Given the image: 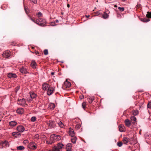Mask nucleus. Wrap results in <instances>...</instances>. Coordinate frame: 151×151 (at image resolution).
I'll list each match as a JSON object with an SVG mask.
<instances>
[{"label":"nucleus","instance_id":"1a4fd4ad","mask_svg":"<svg viewBox=\"0 0 151 151\" xmlns=\"http://www.w3.org/2000/svg\"><path fill=\"white\" fill-rule=\"evenodd\" d=\"M17 130L20 132H23L24 130V127L22 125H19L17 127Z\"/></svg>","mask_w":151,"mask_h":151},{"label":"nucleus","instance_id":"4be33fe9","mask_svg":"<svg viewBox=\"0 0 151 151\" xmlns=\"http://www.w3.org/2000/svg\"><path fill=\"white\" fill-rule=\"evenodd\" d=\"M49 107L50 109H53L55 107V106L54 103H51L49 105Z\"/></svg>","mask_w":151,"mask_h":151},{"label":"nucleus","instance_id":"37998d69","mask_svg":"<svg viewBox=\"0 0 151 151\" xmlns=\"http://www.w3.org/2000/svg\"><path fill=\"white\" fill-rule=\"evenodd\" d=\"M31 20L33 22L36 23V20H35V19L34 18H30Z\"/></svg>","mask_w":151,"mask_h":151},{"label":"nucleus","instance_id":"a211bd4d","mask_svg":"<svg viewBox=\"0 0 151 151\" xmlns=\"http://www.w3.org/2000/svg\"><path fill=\"white\" fill-rule=\"evenodd\" d=\"M123 142L124 144H127L129 142V139L127 137H124L123 140Z\"/></svg>","mask_w":151,"mask_h":151},{"label":"nucleus","instance_id":"4d7b16f0","mask_svg":"<svg viewBox=\"0 0 151 151\" xmlns=\"http://www.w3.org/2000/svg\"><path fill=\"white\" fill-rule=\"evenodd\" d=\"M56 22H58V20H56Z\"/></svg>","mask_w":151,"mask_h":151},{"label":"nucleus","instance_id":"09e8293b","mask_svg":"<svg viewBox=\"0 0 151 151\" xmlns=\"http://www.w3.org/2000/svg\"><path fill=\"white\" fill-rule=\"evenodd\" d=\"M16 132H14L13 133H12V135L13 136H14L16 134Z\"/></svg>","mask_w":151,"mask_h":151},{"label":"nucleus","instance_id":"a18cd8bd","mask_svg":"<svg viewBox=\"0 0 151 151\" xmlns=\"http://www.w3.org/2000/svg\"><path fill=\"white\" fill-rule=\"evenodd\" d=\"M140 4H138L137 6H136L138 8H139L140 7Z\"/></svg>","mask_w":151,"mask_h":151},{"label":"nucleus","instance_id":"20e7f679","mask_svg":"<svg viewBox=\"0 0 151 151\" xmlns=\"http://www.w3.org/2000/svg\"><path fill=\"white\" fill-rule=\"evenodd\" d=\"M49 123H48L49 127L50 128H53L55 127L56 123L55 121H50Z\"/></svg>","mask_w":151,"mask_h":151},{"label":"nucleus","instance_id":"f3484780","mask_svg":"<svg viewBox=\"0 0 151 151\" xmlns=\"http://www.w3.org/2000/svg\"><path fill=\"white\" fill-rule=\"evenodd\" d=\"M19 70L21 73H23L26 74L27 73V70L23 67L20 68Z\"/></svg>","mask_w":151,"mask_h":151},{"label":"nucleus","instance_id":"2eb2a0df","mask_svg":"<svg viewBox=\"0 0 151 151\" xmlns=\"http://www.w3.org/2000/svg\"><path fill=\"white\" fill-rule=\"evenodd\" d=\"M49 86L48 85L46 84H43L42 85V88L44 90H47L49 88Z\"/></svg>","mask_w":151,"mask_h":151},{"label":"nucleus","instance_id":"412c9836","mask_svg":"<svg viewBox=\"0 0 151 151\" xmlns=\"http://www.w3.org/2000/svg\"><path fill=\"white\" fill-rule=\"evenodd\" d=\"M9 125L10 126L14 127L17 124V123L14 121H12L9 122Z\"/></svg>","mask_w":151,"mask_h":151},{"label":"nucleus","instance_id":"72a5a7b5","mask_svg":"<svg viewBox=\"0 0 151 151\" xmlns=\"http://www.w3.org/2000/svg\"><path fill=\"white\" fill-rule=\"evenodd\" d=\"M150 21V19H147L146 18H145L143 19V22H147Z\"/></svg>","mask_w":151,"mask_h":151},{"label":"nucleus","instance_id":"4468645a","mask_svg":"<svg viewBox=\"0 0 151 151\" xmlns=\"http://www.w3.org/2000/svg\"><path fill=\"white\" fill-rule=\"evenodd\" d=\"M17 112L18 114H22L24 112V109L23 108H20L17 110Z\"/></svg>","mask_w":151,"mask_h":151},{"label":"nucleus","instance_id":"6ab92c4d","mask_svg":"<svg viewBox=\"0 0 151 151\" xmlns=\"http://www.w3.org/2000/svg\"><path fill=\"white\" fill-rule=\"evenodd\" d=\"M56 146L58 149L60 150L63 147V145L62 143H59Z\"/></svg>","mask_w":151,"mask_h":151},{"label":"nucleus","instance_id":"473e14b6","mask_svg":"<svg viewBox=\"0 0 151 151\" xmlns=\"http://www.w3.org/2000/svg\"><path fill=\"white\" fill-rule=\"evenodd\" d=\"M138 114V112L137 110H134L133 111V114L134 115L136 116Z\"/></svg>","mask_w":151,"mask_h":151},{"label":"nucleus","instance_id":"393cba45","mask_svg":"<svg viewBox=\"0 0 151 151\" xmlns=\"http://www.w3.org/2000/svg\"><path fill=\"white\" fill-rule=\"evenodd\" d=\"M71 147L70 145L68 144L66 148L67 151H71Z\"/></svg>","mask_w":151,"mask_h":151},{"label":"nucleus","instance_id":"bf43d9fd","mask_svg":"<svg viewBox=\"0 0 151 151\" xmlns=\"http://www.w3.org/2000/svg\"><path fill=\"white\" fill-rule=\"evenodd\" d=\"M83 98H84V96H83Z\"/></svg>","mask_w":151,"mask_h":151},{"label":"nucleus","instance_id":"a878e982","mask_svg":"<svg viewBox=\"0 0 151 151\" xmlns=\"http://www.w3.org/2000/svg\"><path fill=\"white\" fill-rule=\"evenodd\" d=\"M76 139L77 138L76 137H73L71 138V142L74 144L76 143Z\"/></svg>","mask_w":151,"mask_h":151},{"label":"nucleus","instance_id":"e2e57ef3","mask_svg":"<svg viewBox=\"0 0 151 151\" xmlns=\"http://www.w3.org/2000/svg\"><path fill=\"white\" fill-rule=\"evenodd\" d=\"M1 121V120H0V121Z\"/></svg>","mask_w":151,"mask_h":151},{"label":"nucleus","instance_id":"e433bc0d","mask_svg":"<svg viewBox=\"0 0 151 151\" xmlns=\"http://www.w3.org/2000/svg\"><path fill=\"white\" fill-rule=\"evenodd\" d=\"M44 53L45 55H47L48 54V51L47 50L45 49L44 51Z\"/></svg>","mask_w":151,"mask_h":151},{"label":"nucleus","instance_id":"aec40b11","mask_svg":"<svg viewBox=\"0 0 151 151\" xmlns=\"http://www.w3.org/2000/svg\"><path fill=\"white\" fill-rule=\"evenodd\" d=\"M131 122L132 123L134 124L136 122V119L135 117L132 116L131 118Z\"/></svg>","mask_w":151,"mask_h":151},{"label":"nucleus","instance_id":"f03ea898","mask_svg":"<svg viewBox=\"0 0 151 151\" xmlns=\"http://www.w3.org/2000/svg\"><path fill=\"white\" fill-rule=\"evenodd\" d=\"M28 148L31 150H35L37 148L36 144L34 142H31L28 146Z\"/></svg>","mask_w":151,"mask_h":151},{"label":"nucleus","instance_id":"79ce46f5","mask_svg":"<svg viewBox=\"0 0 151 151\" xmlns=\"http://www.w3.org/2000/svg\"><path fill=\"white\" fill-rule=\"evenodd\" d=\"M81 127V126L79 124H77L75 126L76 128L77 129H79Z\"/></svg>","mask_w":151,"mask_h":151},{"label":"nucleus","instance_id":"b1692460","mask_svg":"<svg viewBox=\"0 0 151 151\" xmlns=\"http://www.w3.org/2000/svg\"><path fill=\"white\" fill-rule=\"evenodd\" d=\"M17 148L18 150H24L25 149L24 147L22 146H17Z\"/></svg>","mask_w":151,"mask_h":151},{"label":"nucleus","instance_id":"c85d7f7f","mask_svg":"<svg viewBox=\"0 0 151 151\" xmlns=\"http://www.w3.org/2000/svg\"><path fill=\"white\" fill-rule=\"evenodd\" d=\"M146 16L148 18H151V12H147Z\"/></svg>","mask_w":151,"mask_h":151},{"label":"nucleus","instance_id":"9d476101","mask_svg":"<svg viewBox=\"0 0 151 151\" xmlns=\"http://www.w3.org/2000/svg\"><path fill=\"white\" fill-rule=\"evenodd\" d=\"M0 145L3 147H7V146H9V142L6 141H5L4 142H1Z\"/></svg>","mask_w":151,"mask_h":151},{"label":"nucleus","instance_id":"3c124183","mask_svg":"<svg viewBox=\"0 0 151 151\" xmlns=\"http://www.w3.org/2000/svg\"><path fill=\"white\" fill-rule=\"evenodd\" d=\"M55 73L54 72H52L51 73V74L52 75H54Z\"/></svg>","mask_w":151,"mask_h":151},{"label":"nucleus","instance_id":"f8f14e48","mask_svg":"<svg viewBox=\"0 0 151 151\" xmlns=\"http://www.w3.org/2000/svg\"><path fill=\"white\" fill-rule=\"evenodd\" d=\"M124 123L126 126L129 127L131 125L130 121L128 119H126L124 121Z\"/></svg>","mask_w":151,"mask_h":151},{"label":"nucleus","instance_id":"cd10ccee","mask_svg":"<svg viewBox=\"0 0 151 151\" xmlns=\"http://www.w3.org/2000/svg\"><path fill=\"white\" fill-rule=\"evenodd\" d=\"M64 84L67 87H70L71 86L70 83L67 81H65V82Z\"/></svg>","mask_w":151,"mask_h":151},{"label":"nucleus","instance_id":"bb28decb","mask_svg":"<svg viewBox=\"0 0 151 151\" xmlns=\"http://www.w3.org/2000/svg\"><path fill=\"white\" fill-rule=\"evenodd\" d=\"M31 66L33 68H35L36 67V63L34 61H32L31 63Z\"/></svg>","mask_w":151,"mask_h":151},{"label":"nucleus","instance_id":"5fc2aeb1","mask_svg":"<svg viewBox=\"0 0 151 151\" xmlns=\"http://www.w3.org/2000/svg\"><path fill=\"white\" fill-rule=\"evenodd\" d=\"M24 9L25 10L26 12H27V11H26V8L25 7H24Z\"/></svg>","mask_w":151,"mask_h":151},{"label":"nucleus","instance_id":"7ed1b4c3","mask_svg":"<svg viewBox=\"0 0 151 151\" xmlns=\"http://www.w3.org/2000/svg\"><path fill=\"white\" fill-rule=\"evenodd\" d=\"M50 137L51 138H52L53 140H55L56 141L59 140L61 139V137L60 136L55 134L51 135Z\"/></svg>","mask_w":151,"mask_h":151},{"label":"nucleus","instance_id":"052dcab7","mask_svg":"<svg viewBox=\"0 0 151 151\" xmlns=\"http://www.w3.org/2000/svg\"><path fill=\"white\" fill-rule=\"evenodd\" d=\"M25 141L26 142H27V140H25V141H24V142H25Z\"/></svg>","mask_w":151,"mask_h":151},{"label":"nucleus","instance_id":"13d9d810","mask_svg":"<svg viewBox=\"0 0 151 151\" xmlns=\"http://www.w3.org/2000/svg\"><path fill=\"white\" fill-rule=\"evenodd\" d=\"M123 1H125L126 0H122Z\"/></svg>","mask_w":151,"mask_h":151},{"label":"nucleus","instance_id":"c756f323","mask_svg":"<svg viewBox=\"0 0 151 151\" xmlns=\"http://www.w3.org/2000/svg\"><path fill=\"white\" fill-rule=\"evenodd\" d=\"M88 99V102H89V103L91 104L92 102L94 100V98L93 97H92L91 98H90Z\"/></svg>","mask_w":151,"mask_h":151},{"label":"nucleus","instance_id":"0eeeda50","mask_svg":"<svg viewBox=\"0 0 151 151\" xmlns=\"http://www.w3.org/2000/svg\"><path fill=\"white\" fill-rule=\"evenodd\" d=\"M47 94L48 95H51L54 91V88L52 87H49L47 90Z\"/></svg>","mask_w":151,"mask_h":151},{"label":"nucleus","instance_id":"ddd939ff","mask_svg":"<svg viewBox=\"0 0 151 151\" xmlns=\"http://www.w3.org/2000/svg\"><path fill=\"white\" fill-rule=\"evenodd\" d=\"M69 134L72 137H73L74 136L75 133L73 129L70 128H69Z\"/></svg>","mask_w":151,"mask_h":151},{"label":"nucleus","instance_id":"c9c22d12","mask_svg":"<svg viewBox=\"0 0 151 151\" xmlns=\"http://www.w3.org/2000/svg\"><path fill=\"white\" fill-rule=\"evenodd\" d=\"M117 145L119 147H121L122 145V142L120 141L117 143Z\"/></svg>","mask_w":151,"mask_h":151},{"label":"nucleus","instance_id":"864d4df0","mask_svg":"<svg viewBox=\"0 0 151 151\" xmlns=\"http://www.w3.org/2000/svg\"><path fill=\"white\" fill-rule=\"evenodd\" d=\"M143 18H141V20L142 21V22H143Z\"/></svg>","mask_w":151,"mask_h":151},{"label":"nucleus","instance_id":"8fccbe9b","mask_svg":"<svg viewBox=\"0 0 151 151\" xmlns=\"http://www.w3.org/2000/svg\"><path fill=\"white\" fill-rule=\"evenodd\" d=\"M70 4H68L67 5V6L68 8H69L70 7Z\"/></svg>","mask_w":151,"mask_h":151},{"label":"nucleus","instance_id":"39448f33","mask_svg":"<svg viewBox=\"0 0 151 151\" xmlns=\"http://www.w3.org/2000/svg\"><path fill=\"white\" fill-rule=\"evenodd\" d=\"M25 100L24 98L21 99H18L17 104L22 106H24L25 105Z\"/></svg>","mask_w":151,"mask_h":151},{"label":"nucleus","instance_id":"2f4dec72","mask_svg":"<svg viewBox=\"0 0 151 151\" xmlns=\"http://www.w3.org/2000/svg\"><path fill=\"white\" fill-rule=\"evenodd\" d=\"M58 125L61 128H63L64 127V124L62 122L60 121L58 123Z\"/></svg>","mask_w":151,"mask_h":151},{"label":"nucleus","instance_id":"a19ab883","mask_svg":"<svg viewBox=\"0 0 151 151\" xmlns=\"http://www.w3.org/2000/svg\"><path fill=\"white\" fill-rule=\"evenodd\" d=\"M82 106L83 108L84 109L86 107V104L85 102H83L82 104Z\"/></svg>","mask_w":151,"mask_h":151},{"label":"nucleus","instance_id":"f257e3e1","mask_svg":"<svg viewBox=\"0 0 151 151\" xmlns=\"http://www.w3.org/2000/svg\"><path fill=\"white\" fill-rule=\"evenodd\" d=\"M36 24L41 26H44L46 24V20L43 19L39 18L36 19Z\"/></svg>","mask_w":151,"mask_h":151},{"label":"nucleus","instance_id":"c03bdc74","mask_svg":"<svg viewBox=\"0 0 151 151\" xmlns=\"http://www.w3.org/2000/svg\"><path fill=\"white\" fill-rule=\"evenodd\" d=\"M31 0L34 4H36L37 3V0Z\"/></svg>","mask_w":151,"mask_h":151},{"label":"nucleus","instance_id":"f704fd0d","mask_svg":"<svg viewBox=\"0 0 151 151\" xmlns=\"http://www.w3.org/2000/svg\"><path fill=\"white\" fill-rule=\"evenodd\" d=\"M36 118L35 116H32L31 119V120L32 122H34L36 120Z\"/></svg>","mask_w":151,"mask_h":151},{"label":"nucleus","instance_id":"603ef678","mask_svg":"<svg viewBox=\"0 0 151 151\" xmlns=\"http://www.w3.org/2000/svg\"><path fill=\"white\" fill-rule=\"evenodd\" d=\"M36 137H39V135L38 134L36 135Z\"/></svg>","mask_w":151,"mask_h":151},{"label":"nucleus","instance_id":"4c0bfd02","mask_svg":"<svg viewBox=\"0 0 151 151\" xmlns=\"http://www.w3.org/2000/svg\"><path fill=\"white\" fill-rule=\"evenodd\" d=\"M118 9L121 12H123L124 10V7H118Z\"/></svg>","mask_w":151,"mask_h":151},{"label":"nucleus","instance_id":"de8ad7c7","mask_svg":"<svg viewBox=\"0 0 151 151\" xmlns=\"http://www.w3.org/2000/svg\"><path fill=\"white\" fill-rule=\"evenodd\" d=\"M85 16L87 17V18H88L90 17V15H85Z\"/></svg>","mask_w":151,"mask_h":151},{"label":"nucleus","instance_id":"6e6552de","mask_svg":"<svg viewBox=\"0 0 151 151\" xmlns=\"http://www.w3.org/2000/svg\"><path fill=\"white\" fill-rule=\"evenodd\" d=\"M110 12L108 11H107L105 12H104L103 14H102V17L105 19H107L109 17L108 14Z\"/></svg>","mask_w":151,"mask_h":151},{"label":"nucleus","instance_id":"680f3d73","mask_svg":"<svg viewBox=\"0 0 151 151\" xmlns=\"http://www.w3.org/2000/svg\"><path fill=\"white\" fill-rule=\"evenodd\" d=\"M139 133L140 134H141V133H140V131H139Z\"/></svg>","mask_w":151,"mask_h":151},{"label":"nucleus","instance_id":"dca6fc26","mask_svg":"<svg viewBox=\"0 0 151 151\" xmlns=\"http://www.w3.org/2000/svg\"><path fill=\"white\" fill-rule=\"evenodd\" d=\"M119 130L121 132H123L124 131V127L123 125H121L119 127Z\"/></svg>","mask_w":151,"mask_h":151},{"label":"nucleus","instance_id":"58836bf2","mask_svg":"<svg viewBox=\"0 0 151 151\" xmlns=\"http://www.w3.org/2000/svg\"><path fill=\"white\" fill-rule=\"evenodd\" d=\"M147 107L148 108L151 109V102H149L147 105Z\"/></svg>","mask_w":151,"mask_h":151},{"label":"nucleus","instance_id":"9b49d317","mask_svg":"<svg viewBox=\"0 0 151 151\" xmlns=\"http://www.w3.org/2000/svg\"><path fill=\"white\" fill-rule=\"evenodd\" d=\"M8 77L9 78H15L17 76L15 73H9L8 74Z\"/></svg>","mask_w":151,"mask_h":151},{"label":"nucleus","instance_id":"6e6d98bb","mask_svg":"<svg viewBox=\"0 0 151 151\" xmlns=\"http://www.w3.org/2000/svg\"><path fill=\"white\" fill-rule=\"evenodd\" d=\"M114 7H117V5H114Z\"/></svg>","mask_w":151,"mask_h":151},{"label":"nucleus","instance_id":"ea45409f","mask_svg":"<svg viewBox=\"0 0 151 151\" xmlns=\"http://www.w3.org/2000/svg\"><path fill=\"white\" fill-rule=\"evenodd\" d=\"M37 15L38 17L39 18L41 17L42 14L40 12H39L37 14Z\"/></svg>","mask_w":151,"mask_h":151},{"label":"nucleus","instance_id":"7c9ffc66","mask_svg":"<svg viewBox=\"0 0 151 151\" xmlns=\"http://www.w3.org/2000/svg\"><path fill=\"white\" fill-rule=\"evenodd\" d=\"M60 150L58 149L57 146H55L52 148V151H60Z\"/></svg>","mask_w":151,"mask_h":151},{"label":"nucleus","instance_id":"49530a36","mask_svg":"<svg viewBox=\"0 0 151 151\" xmlns=\"http://www.w3.org/2000/svg\"><path fill=\"white\" fill-rule=\"evenodd\" d=\"M35 53L37 55H39V52H38V51H36L35 52Z\"/></svg>","mask_w":151,"mask_h":151},{"label":"nucleus","instance_id":"423d86ee","mask_svg":"<svg viewBox=\"0 0 151 151\" xmlns=\"http://www.w3.org/2000/svg\"><path fill=\"white\" fill-rule=\"evenodd\" d=\"M11 55V53L9 51L7 50L3 52V56L6 58H9Z\"/></svg>","mask_w":151,"mask_h":151},{"label":"nucleus","instance_id":"5701e85b","mask_svg":"<svg viewBox=\"0 0 151 151\" xmlns=\"http://www.w3.org/2000/svg\"><path fill=\"white\" fill-rule=\"evenodd\" d=\"M30 96L32 99H34L36 97V95L33 92H32L30 93Z\"/></svg>","mask_w":151,"mask_h":151}]
</instances>
